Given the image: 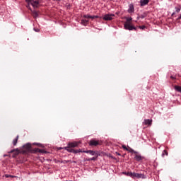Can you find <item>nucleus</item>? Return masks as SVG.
Listing matches in <instances>:
<instances>
[{
	"label": "nucleus",
	"instance_id": "obj_1",
	"mask_svg": "<svg viewBox=\"0 0 181 181\" xmlns=\"http://www.w3.org/2000/svg\"><path fill=\"white\" fill-rule=\"evenodd\" d=\"M27 2V8L32 11V8H30V5L33 6V8H37L39 6V0H25Z\"/></svg>",
	"mask_w": 181,
	"mask_h": 181
},
{
	"label": "nucleus",
	"instance_id": "obj_2",
	"mask_svg": "<svg viewBox=\"0 0 181 181\" xmlns=\"http://www.w3.org/2000/svg\"><path fill=\"white\" fill-rule=\"evenodd\" d=\"M146 179V177L144 174H139L136 173H132V179Z\"/></svg>",
	"mask_w": 181,
	"mask_h": 181
},
{
	"label": "nucleus",
	"instance_id": "obj_3",
	"mask_svg": "<svg viewBox=\"0 0 181 181\" xmlns=\"http://www.w3.org/2000/svg\"><path fill=\"white\" fill-rule=\"evenodd\" d=\"M124 28L126 29V30H135L136 29V28L129 24V23H125L124 24Z\"/></svg>",
	"mask_w": 181,
	"mask_h": 181
},
{
	"label": "nucleus",
	"instance_id": "obj_4",
	"mask_svg": "<svg viewBox=\"0 0 181 181\" xmlns=\"http://www.w3.org/2000/svg\"><path fill=\"white\" fill-rule=\"evenodd\" d=\"M90 146H97L98 145H100V141L95 140V139H91L89 141Z\"/></svg>",
	"mask_w": 181,
	"mask_h": 181
},
{
	"label": "nucleus",
	"instance_id": "obj_5",
	"mask_svg": "<svg viewBox=\"0 0 181 181\" xmlns=\"http://www.w3.org/2000/svg\"><path fill=\"white\" fill-rule=\"evenodd\" d=\"M115 16V14H105L103 16V20L104 21H112V18Z\"/></svg>",
	"mask_w": 181,
	"mask_h": 181
},
{
	"label": "nucleus",
	"instance_id": "obj_6",
	"mask_svg": "<svg viewBox=\"0 0 181 181\" xmlns=\"http://www.w3.org/2000/svg\"><path fill=\"white\" fill-rule=\"evenodd\" d=\"M80 145V141H74L68 143V146L71 148H77Z\"/></svg>",
	"mask_w": 181,
	"mask_h": 181
},
{
	"label": "nucleus",
	"instance_id": "obj_7",
	"mask_svg": "<svg viewBox=\"0 0 181 181\" xmlns=\"http://www.w3.org/2000/svg\"><path fill=\"white\" fill-rule=\"evenodd\" d=\"M127 12L129 13H134V12H135V8L134 7V4H130L129 5V8L127 10Z\"/></svg>",
	"mask_w": 181,
	"mask_h": 181
},
{
	"label": "nucleus",
	"instance_id": "obj_8",
	"mask_svg": "<svg viewBox=\"0 0 181 181\" xmlns=\"http://www.w3.org/2000/svg\"><path fill=\"white\" fill-rule=\"evenodd\" d=\"M134 159L137 162H141V160H142L144 159V157H142V156H141V154H136L134 156Z\"/></svg>",
	"mask_w": 181,
	"mask_h": 181
},
{
	"label": "nucleus",
	"instance_id": "obj_9",
	"mask_svg": "<svg viewBox=\"0 0 181 181\" xmlns=\"http://www.w3.org/2000/svg\"><path fill=\"white\" fill-rule=\"evenodd\" d=\"M149 4V0H140V6H146Z\"/></svg>",
	"mask_w": 181,
	"mask_h": 181
},
{
	"label": "nucleus",
	"instance_id": "obj_10",
	"mask_svg": "<svg viewBox=\"0 0 181 181\" xmlns=\"http://www.w3.org/2000/svg\"><path fill=\"white\" fill-rule=\"evenodd\" d=\"M83 153H89L92 156H94V155H95V151L93 150L83 151Z\"/></svg>",
	"mask_w": 181,
	"mask_h": 181
},
{
	"label": "nucleus",
	"instance_id": "obj_11",
	"mask_svg": "<svg viewBox=\"0 0 181 181\" xmlns=\"http://www.w3.org/2000/svg\"><path fill=\"white\" fill-rule=\"evenodd\" d=\"M143 124L144 125H152V119H145Z\"/></svg>",
	"mask_w": 181,
	"mask_h": 181
},
{
	"label": "nucleus",
	"instance_id": "obj_12",
	"mask_svg": "<svg viewBox=\"0 0 181 181\" xmlns=\"http://www.w3.org/2000/svg\"><path fill=\"white\" fill-rule=\"evenodd\" d=\"M72 147H69L67 146L66 147H64L65 151H67V152H69L70 153H74V149L71 148Z\"/></svg>",
	"mask_w": 181,
	"mask_h": 181
},
{
	"label": "nucleus",
	"instance_id": "obj_13",
	"mask_svg": "<svg viewBox=\"0 0 181 181\" xmlns=\"http://www.w3.org/2000/svg\"><path fill=\"white\" fill-rule=\"evenodd\" d=\"M35 152H38L39 153H47V151H45L44 149L40 148H35Z\"/></svg>",
	"mask_w": 181,
	"mask_h": 181
},
{
	"label": "nucleus",
	"instance_id": "obj_14",
	"mask_svg": "<svg viewBox=\"0 0 181 181\" xmlns=\"http://www.w3.org/2000/svg\"><path fill=\"white\" fill-rule=\"evenodd\" d=\"M23 148L24 149H30V148H32V144H30V143H27L23 146Z\"/></svg>",
	"mask_w": 181,
	"mask_h": 181
},
{
	"label": "nucleus",
	"instance_id": "obj_15",
	"mask_svg": "<svg viewBox=\"0 0 181 181\" xmlns=\"http://www.w3.org/2000/svg\"><path fill=\"white\" fill-rule=\"evenodd\" d=\"M18 139H19V136H17L13 140V146H16V144H18Z\"/></svg>",
	"mask_w": 181,
	"mask_h": 181
},
{
	"label": "nucleus",
	"instance_id": "obj_16",
	"mask_svg": "<svg viewBox=\"0 0 181 181\" xmlns=\"http://www.w3.org/2000/svg\"><path fill=\"white\" fill-rule=\"evenodd\" d=\"M122 174L129 176V177H132V172H123Z\"/></svg>",
	"mask_w": 181,
	"mask_h": 181
},
{
	"label": "nucleus",
	"instance_id": "obj_17",
	"mask_svg": "<svg viewBox=\"0 0 181 181\" xmlns=\"http://www.w3.org/2000/svg\"><path fill=\"white\" fill-rule=\"evenodd\" d=\"M81 25H83V26H86L87 23H88V20H81Z\"/></svg>",
	"mask_w": 181,
	"mask_h": 181
},
{
	"label": "nucleus",
	"instance_id": "obj_18",
	"mask_svg": "<svg viewBox=\"0 0 181 181\" xmlns=\"http://www.w3.org/2000/svg\"><path fill=\"white\" fill-rule=\"evenodd\" d=\"M32 13H33L34 18H37V16H39V13L36 11H33Z\"/></svg>",
	"mask_w": 181,
	"mask_h": 181
},
{
	"label": "nucleus",
	"instance_id": "obj_19",
	"mask_svg": "<svg viewBox=\"0 0 181 181\" xmlns=\"http://www.w3.org/2000/svg\"><path fill=\"white\" fill-rule=\"evenodd\" d=\"M146 13H144L143 14L140 15V18L141 19H145V18H146Z\"/></svg>",
	"mask_w": 181,
	"mask_h": 181
},
{
	"label": "nucleus",
	"instance_id": "obj_20",
	"mask_svg": "<svg viewBox=\"0 0 181 181\" xmlns=\"http://www.w3.org/2000/svg\"><path fill=\"white\" fill-rule=\"evenodd\" d=\"M176 91H178L179 93H181V86H176L175 87Z\"/></svg>",
	"mask_w": 181,
	"mask_h": 181
},
{
	"label": "nucleus",
	"instance_id": "obj_21",
	"mask_svg": "<svg viewBox=\"0 0 181 181\" xmlns=\"http://www.w3.org/2000/svg\"><path fill=\"white\" fill-rule=\"evenodd\" d=\"M80 152L83 153V151H81V149H78V150L74 149V153H80Z\"/></svg>",
	"mask_w": 181,
	"mask_h": 181
},
{
	"label": "nucleus",
	"instance_id": "obj_22",
	"mask_svg": "<svg viewBox=\"0 0 181 181\" xmlns=\"http://www.w3.org/2000/svg\"><path fill=\"white\" fill-rule=\"evenodd\" d=\"M166 156H168V151L166 150H163V153H162V156L163 158Z\"/></svg>",
	"mask_w": 181,
	"mask_h": 181
},
{
	"label": "nucleus",
	"instance_id": "obj_23",
	"mask_svg": "<svg viewBox=\"0 0 181 181\" xmlns=\"http://www.w3.org/2000/svg\"><path fill=\"white\" fill-rule=\"evenodd\" d=\"M4 176H5L6 178H8V177H16V176L12 175H9V174H6Z\"/></svg>",
	"mask_w": 181,
	"mask_h": 181
},
{
	"label": "nucleus",
	"instance_id": "obj_24",
	"mask_svg": "<svg viewBox=\"0 0 181 181\" xmlns=\"http://www.w3.org/2000/svg\"><path fill=\"white\" fill-rule=\"evenodd\" d=\"M126 21H127L126 23H128V22H131V21H132V17H127Z\"/></svg>",
	"mask_w": 181,
	"mask_h": 181
},
{
	"label": "nucleus",
	"instance_id": "obj_25",
	"mask_svg": "<svg viewBox=\"0 0 181 181\" xmlns=\"http://www.w3.org/2000/svg\"><path fill=\"white\" fill-rule=\"evenodd\" d=\"M175 9L177 13H179V12H180V7H175Z\"/></svg>",
	"mask_w": 181,
	"mask_h": 181
},
{
	"label": "nucleus",
	"instance_id": "obj_26",
	"mask_svg": "<svg viewBox=\"0 0 181 181\" xmlns=\"http://www.w3.org/2000/svg\"><path fill=\"white\" fill-rule=\"evenodd\" d=\"M96 159H97V158L93 157V158L87 159L86 160H88V162H90V160H95Z\"/></svg>",
	"mask_w": 181,
	"mask_h": 181
},
{
	"label": "nucleus",
	"instance_id": "obj_27",
	"mask_svg": "<svg viewBox=\"0 0 181 181\" xmlns=\"http://www.w3.org/2000/svg\"><path fill=\"white\" fill-rule=\"evenodd\" d=\"M83 18H86V19H90V18H91V16H90V15H88V14L84 15V16H83Z\"/></svg>",
	"mask_w": 181,
	"mask_h": 181
},
{
	"label": "nucleus",
	"instance_id": "obj_28",
	"mask_svg": "<svg viewBox=\"0 0 181 181\" xmlns=\"http://www.w3.org/2000/svg\"><path fill=\"white\" fill-rule=\"evenodd\" d=\"M97 18H98V16H90V19H95Z\"/></svg>",
	"mask_w": 181,
	"mask_h": 181
},
{
	"label": "nucleus",
	"instance_id": "obj_29",
	"mask_svg": "<svg viewBox=\"0 0 181 181\" xmlns=\"http://www.w3.org/2000/svg\"><path fill=\"white\" fill-rule=\"evenodd\" d=\"M34 145H37V146H41V148H43V144H40L39 143H34Z\"/></svg>",
	"mask_w": 181,
	"mask_h": 181
},
{
	"label": "nucleus",
	"instance_id": "obj_30",
	"mask_svg": "<svg viewBox=\"0 0 181 181\" xmlns=\"http://www.w3.org/2000/svg\"><path fill=\"white\" fill-rule=\"evenodd\" d=\"M122 148H123L124 149V151H129L128 148H127V146H125V145H122Z\"/></svg>",
	"mask_w": 181,
	"mask_h": 181
},
{
	"label": "nucleus",
	"instance_id": "obj_31",
	"mask_svg": "<svg viewBox=\"0 0 181 181\" xmlns=\"http://www.w3.org/2000/svg\"><path fill=\"white\" fill-rule=\"evenodd\" d=\"M35 32H40L39 28H34Z\"/></svg>",
	"mask_w": 181,
	"mask_h": 181
},
{
	"label": "nucleus",
	"instance_id": "obj_32",
	"mask_svg": "<svg viewBox=\"0 0 181 181\" xmlns=\"http://www.w3.org/2000/svg\"><path fill=\"white\" fill-rule=\"evenodd\" d=\"M133 153H135L136 155H139V153H138V151H136L135 150L133 151Z\"/></svg>",
	"mask_w": 181,
	"mask_h": 181
},
{
	"label": "nucleus",
	"instance_id": "obj_33",
	"mask_svg": "<svg viewBox=\"0 0 181 181\" xmlns=\"http://www.w3.org/2000/svg\"><path fill=\"white\" fill-rule=\"evenodd\" d=\"M134 150L132 149V148H130V150H129V151L131 152V153H134Z\"/></svg>",
	"mask_w": 181,
	"mask_h": 181
},
{
	"label": "nucleus",
	"instance_id": "obj_34",
	"mask_svg": "<svg viewBox=\"0 0 181 181\" xmlns=\"http://www.w3.org/2000/svg\"><path fill=\"white\" fill-rule=\"evenodd\" d=\"M181 20V13L180 15V16L177 18V21H180Z\"/></svg>",
	"mask_w": 181,
	"mask_h": 181
},
{
	"label": "nucleus",
	"instance_id": "obj_35",
	"mask_svg": "<svg viewBox=\"0 0 181 181\" xmlns=\"http://www.w3.org/2000/svg\"><path fill=\"white\" fill-rule=\"evenodd\" d=\"M139 28H140V29L144 30V29H145V25L140 26Z\"/></svg>",
	"mask_w": 181,
	"mask_h": 181
},
{
	"label": "nucleus",
	"instance_id": "obj_36",
	"mask_svg": "<svg viewBox=\"0 0 181 181\" xmlns=\"http://www.w3.org/2000/svg\"><path fill=\"white\" fill-rule=\"evenodd\" d=\"M171 77V78H173V80H175V78H175V77H173V76H170Z\"/></svg>",
	"mask_w": 181,
	"mask_h": 181
},
{
	"label": "nucleus",
	"instance_id": "obj_37",
	"mask_svg": "<svg viewBox=\"0 0 181 181\" xmlns=\"http://www.w3.org/2000/svg\"><path fill=\"white\" fill-rule=\"evenodd\" d=\"M173 15H175V13H172V16H173Z\"/></svg>",
	"mask_w": 181,
	"mask_h": 181
},
{
	"label": "nucleus",
	"instance_id": "obj_38",
	"mask_svg": "<svg viewBox=\"0 0 181 181\" xmlns=\"http://www.w3.org/2000/svg\"><path fill=\"white\" fill-rule=\"evenodd\" d=\"M11 152L12 153V152H13V151H11Z\"/></svg>",
	"mask_w": 181,
	"mask_h": 181
}]
</instances>
